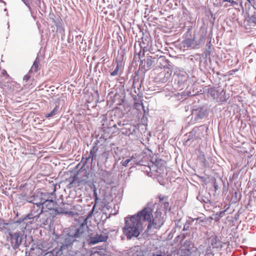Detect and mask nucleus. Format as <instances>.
Returning a JSON list of instances; mask_svg holds the SVG:
<instances>
[{
	"mask_svg": "<svg viewBox=\"0 0 256 256\" xmlns=\"http://www.w3.org/2000/svg\"><path fill=\"white\" fill-rule=\"evenodd\" d=\"M134 158V156H132L130 158L126 160H125L122 161L121 162L122 165L124 166H127L128 164L132 161V160Z\"/></svg>",
	"mask_w": 256,
	"mask_h": 256,
	"instance_id": "12",
	"label": "nucleus"
},
{
	"mask_svg": "<svg viewBox=\"0 0 256 256\" xmlns=\"http://www.w3.org/2000/svg\"><path fill=\"white\" fill-rule=\"evenodd\" d=\"M224 2H228L230 4V5L237 4L236 2L234 0H223L222 4H224Z\"/></svg>",
	"mask_w": 256,
	"mask_h": 256,
	"instance_id": "16",
	"label": "nucleus"
},
{
	"mask_svg": "<svg viewBox=\"0 0 256 256\" xmlns=\"http://www.w3.org/2000/svg\"><path fill=\"white\" fill-rule=\"evenodd\" d=\"M152 256H162V254H154Z\"/></svg>",
	"mask_w": 256,
	"mask_h": 256,
	"instance_id": "24",
	"label": "nucleus"
},
{
	"mask_svg": "<svg viewBox=\"0 0 256 256\" xmlns=\"http://www.w3.org/2000/svg\"><path fill=\"white\" fill-rule=\"evenodd\" d=\"M40 61L36 59L34 62L31 68V70L34 72H37L39 69Z\"/></svg>",
	"mask_w": 256,
	"mask_h": 256,
	"instance_id": "9",
	"label": "nucleus"
},
{
	"mask_svg": "<svg viewBox=\"0 0 256 256\" xmlns=\"http://www.w3.org/2000/svg\"><path fill=\"white\" fill-rule=\"evenodd\" d=\"M250 22L251 24H254L256 26V16H252L250 19Z\"/></svg>",
	"mask_w": 256,
	"mask_h": 256,
	"instance_id": "17",
	"label": "nucleus"
},
{
	"mask_svg": "<svg viewBox=\"0 0 256 256\" xmlns=\"http://www.w3.org/2000/svg\"><path fill=\"white\" fill-rule=\"evenodd\" d=\"M146 63L148 66H151L152 64L153 61L150 58H147Z\"/></svg>",
	"mask_w": 256,
	"mask_h": 256,
	"instance_id": "18",
	"label": "nucleus"
},
{
	"mask_svg": "<svg viewBox=\"0 0 256 256\" xmlns=\"http://www.w3.org/2000/svg\"><path fill=\"white\" fill-rule=\"evenodd\" d=\"M6 240L10 242L14 249H16L18 248L22 243V234L20 232L14 234L9 232L8 235L6 236Z\"/></svg>",
	"mask_w": 256,
	"mask_h": 256,
	"instance_id": "4",
	"label": "nucleus"
},
{
	"mask_svg": "<svg viewBox=\"0 0 256 256\" xmlns=\"http://www.w3.org/2000/svg\"><path fill=\"white\" fill-rule=\"evenodd\" d=\"M158 198L159 199V204L162 206L165 210H170V204L168 202V197L162 195H160L158 196Z\"/></svg>",
	"mask_w": 256,
	"mask_h": 256,
	"instance_id": "7",
	"label": "nucleus"
},
{
	"mask_svg": "<svg viewBox=\"0 0 256 256\" xmlns=\"http://www.w3.org/2000/svg\"><path fill=\"white\" fill-rule=\"evenodd\" d=\"M108 238V236L106 235L96 234L95 236H92L90 238V244H94L100 242H106Z\"/></svg>",
	"mask_w": 256,
	"mask_h": 256,
	"instance_id": "5",
	"label": "nucleus"
},
{
	"mask_svg": "<svg viewBox=\"0 0 256 256\" xmlns=\"http://www.w3.org/2000/svg\"><path fill=\"white\" fill-rule=\"evenodd\" d=\"M8 225V224L3 222V220H0V230H3L4 228H6V226Z\"/></svg>",
	"mask_w": 256,
	"mask_h": 256,
	"instance_id": "14",
	"label": "nucleus"
},
{
	"mask_svg": "<svg viewBox=\"0 0 256 256\" xmlns=\"http://www.w3.org/2000/svg\"><path fill=\"white\" fill-rule=\"evenodd\" d=\"M88 228V226H87L86 222H83L80 224V228L74 234V238H78L84 236V234Z\"/></svg>",
	"mask_w": 256,
	"mask_h": 256,
	"instance_id": "6",
	"label": "nucleus"
},
{
	"mask_svg": "<svg viewBox=\"0 0 256 256\" xmlns=\"http://www.w3.org/2000/svg\"><path fill=\"white\" fill-rule=\"evenodd\" d=\"M96 204H94V206H93V208H92V210L89 212L88 214V215L87 217L85 219V221L84 222H86V220L90 218V217L92 216L93 214V212H94V210L96 208Z\"/></svg>",
	"mask_w": 256,
	"mask_h": 256,
	"instance_id": "15",
	"label": "nucleus"
},
{
	"mask_svg": "<svg viewBox=\"0 0 256 256\" xmlns=\"http://www.w3.org/2000/svg\"><path fill=\"white\" fill-rule=\"evenodd\" d=\"M222 4L224 5V7H228V6H231L232 5H230V4H229L228 2V3H226L224 4H222Z\"/></svg>",
	"mask_w": 256,
	"mask_h": 256,
	"instance_id": "23",
	"label": "nucleus"
},
{
	"mask_svg": "<svg viewBox=\"0 0 256 256\" xmlns=\"http://www.w3.org/2000/svg\"><path fill=\"white\" fill-rule=\"evenodd\" d=\"M220 241L216 236H214L210 238V244L213 248H218L220 244Z\"/></svg>",
	"mask_w": 256,
	"mask_h": 256,
	"instance_id": "8",
	"label": "nucleus"
},
{
	"mask_svg": "<svg viewBox=\"0 0 256 256\" xmlns=\"http://www.w3.org/2000/svg\"><path fill=\"white\" fill-rule=\"evenodd\" d=\"M58 106H56L55 107V108L52 112H50V113H48L46 115V116H45L46 118H49L51 116H52L56 115L58 112Z\"/></svg>",
	"mask_w": 256,
	"mask_h": 256,
	"instance_id": "11",
	"label": "nucleus"
},
{
	"mask_svg": "<svg viewBox=\"0 0 256 256\" xmlns=\"http://www.w3.org/2000/svg\"><path fill=\"white\" fill-rule=\"evenodd\" d=\"M154 207L153 202H149L136 214L125 218L123 233L128 239H131L133 236L138 237L140 234L143 230V222H148L146 232L148 234L155 232V230L160 229L164 224V218L160 211L157 210L153 217Z\"/></svg>",
	"mask_w": 256,
	"mask_h": 256,
	"instance_id": "1",
	"label": "nucleus"
},
{
	"mask_svg": "<svg viewBox=\"0 0 256 256\" xmlns=\"http://www.w3.org/2000/svg\"><path fill=\"white\" fill-rule=\"evenodd\" d=\"M94 196L95 197V204H96L97 203V200H98V195H97V192H96V189L95 188L94 190Z\"/></svg>",
	"mask_w": 256,
	"mask_h": 256,
	"instance_id": "20",
	"label": "nucleus"
},
{
	"mask_svg": "<svg viewBox=\"0 0 256 256\" xmlns=\"http://www.w3.org/2000/svg\"><path fill=\"white\" fill-rule=\"evenodd\" d=\"M226 212V210L222 212H219L216 213V215H218L219 216H222V214Z\"/></svg>",
	"mask_w": 256,
	"mask_h": 256,
	"instance_id": "22",
	"label": "nucleus"
},
{
	"mask_svg": "<svg viewBox=\"0 0 256 256\" xmlns=\"http://www.w3.org/2000/svg\"><path fill=\"white\" fill-rule=\"evenodd\" d=\"M30 78V76L28 75H26L24 77V80H26V81L28 80Z\"/></svg>",
	"mask_w": 256,
	"mask_h": 256,
	"instance_id": "21",
	"label": "nucleus"
},
{
	"mask_svg": "<svg viewBox=\"0 0 256 256\" xmlns=\"http://www.w3.org/2000/svg\"><path fill=\"white\" fill-rule=\"evenodd\" d=\"M118 70H119V66L118 64L116 68H115V70L112 72L110 73V75L112 76H116L118 74Z\"/></svg>",
	"mask_w": 256,
	"mask_h": 256,
	"instance_id": "13",
	"label": "nucleus"
},
{
	"mask_svg": "<svg viewBox=\"0 0 256 256\" xmlns=\"http://www.w3.org/2000/svg\"><path fill=\"white\" fill-rule=\"evenodd\" d=\"M140 106H142L144 107L142 103H141V104H140V102H134V108H137V109H138V108H140Z\"/></svg>",
	"mask_w": 256,
	"mask_h": 256,
	"instance_id": "19",
	"label": "nucleus"
},
{
	"mask_svg": "<svg viewBox=\"0 0 256 256\" xmlns=\"http://www.w3.org/2000/svg\"><path fill=\"white\" fill-rule=\"evenodd\" d=\"M42 198L40 202L34 203L40 208H41L40 214H42L44 210L48 211V210H52L55 206L56 202L53 200L51 196L52 193H40Z\"/></svg>",
	"mask_w": 256,
	"mask_h": 256,
	"instance_id": "2",
	"label": "nucleus"
},
{
	"mask_svg": "<svg viewBox=\"0 0 256 256\" xmlns=\"http://www.w3.org/2000/svg\"><path fill=\"white\" fill-rule=\"evenodd\" d=\"M180 256H200V253L190 240H186L180 248Z\"/></svg>",
	"mask_w": 256,
	"mask_h": 256,
	"instance_id": "3",
	"label": "nucleus"
},
{
	"mask_svg": "<svg viewBox=\"0 0 256 256\" xmlns=\"http://www.w3.org/2000/svg\"><path fill=\"white\" fill-rule=\"evenodd\" d=\"M54 210L59 214H68L69 212L68 211L66 210V209L62 208H56L54 209Z\"/></svg>",
	"mask_w": 256,
	"mask_h": 256,
	"instance_id": "10",
	"label": "nucleus"
},
{
	"mask_svg": "<svg viewBox=\"0 0 256 256\" xmlns=\"http://www.w3.org/2000/svg\"><path fill=\"white\" fill-rule=\"evenodd\" d=\"M241 152H243V153L246 152L244 150V151L243 150H241Z\"/></svg>",
	"mask_w": 256,
	"mask_h": 256,
	"instance_id": "25",
	"label": "nucleus"
}]
</instances>
